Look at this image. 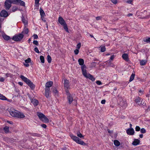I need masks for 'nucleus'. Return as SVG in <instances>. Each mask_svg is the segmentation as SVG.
I'll list each match as a JSON object with an SVG mask.
<instances>
[{"label":"nucleus","instance_id":"nucleus-50","mask_svg":"<svg viewBox=\"0 0 150 150\" xmlns=\"http://www.w3.org/2000/svg\"><path fill=\"white\" fill-rule=\"evenodd\" d=\"M33 36L34 37V39H37L38 38V35L36 34H34V35H33Z\"/></svg>","mask_w":150,"mask_h":150},{"label":"nucleus","instance_id":"nucleus-10","mask_svg":"<svg viewBox=\"0 0 150 150\" xmlns=\"http://www.w3.org/2000/svg\"><path fill=\"white\" fill-rule=\"evenodd\" d=\"M58 21L59 23L62 25L66 23V22L63 18L61 17H59L58 18Z\"/></svg>","mask_w":150,"mask_h":150},{"label":"nucleus","instance_id":"nucleus-3","mask_svg":"<svg viewBox=\"0 0 150 150\" xmlns=\"http://www.w3.org/2000/svg\"><path fill=\"white\" fill-rule=\"evenodd\" d=\"M20 77L31 88L32 90L35 88V86L29 79L23 75H21Z\"/></svg>","mask_w":150,"mask_h":150},{"label":"nucleus","instance_id":"nucleus-19","mask_svg":"<svg viewBox=\"0 0 150 150\" xmlns=\"http://www.w3.org/2000/svg\"><path fill=\"white\" fill-rule=\"evenodd\" d=\"M40 12L41 16V18H43L44 16L45 15V14L44 11L41 8H40Z\"/></svg>","mask_w":150,"mask_h":150},{"label":"nucleus","instance_id":"nucleus-41","mask_svg":"<svg viewBox=\"0 0 150 150\" xmlns=\"http://www.w3.org/2000/svg\"><path fill=\"white\" fill-rule=\"evenodd\" d=\"M140 132L142 133H145L146 132V130L144 128H142L140 130Z\"/></svg>","mask_w":150,"mask_h":150},{"label":"nucleus","instance_id":"nucleus-2","mask_svg":"<svg viewBox=\"0 0 150 150\" xmlns=\"http://www.w3.org/2000/svg\"><path fill=\"white\" fill-rule=\"evenodd\" d=\"M82 74L86 78H88L92 81H94L95 79L93 76L89 73H87L86 72V65H83L81 67Z\"/></svg>","mask_w":150,"mask_h":150},{"label":"nucleus","instance_id":"nucleus-12","mask_svg":"<svg viewBox=\"0 0 150 150\" xmlns=\"http://www.w3.org/2000/svg\"><path fill=\"white\" fill-rule=\"evenodd\" d=\"M69 81L65 79L64 80V87L65 88H67V89H69Z\"/></svg>","mask_w":150,"mask_h":150},{"label":"nucleus","instance_id":"nucleus-22","mask_svg":"<svg viewBox=\"0 0 150 150\" xmlns=\"http://www.w3.org/2000/svg\"><path fill=\"white\" fill-rule=\"evenodd\" d=\"M140 142V141L138 139H135L133 142L132 144L133 145L136 146Z\"/></svg>","mask_w":150,"mask_h":150},{"label":"nucleus","instance_id":"nucleus-17","mask_svg":"<svg viewBox=\"0 0 150 150\" xmlns=\"http://www.w3.org/2000/svg\"><path fill=\"white\" fill-rule=\"evenodd\" d=\"M27 27L24 26V29L23 31L21 32L22 34H27L29 32V30L28 28H27Z\"/></svg>","mask_w":150,"mask_h":150},{"label":"nucleus","instance_id":"nucleus-31","mask_svg":"<svg viewBox=\"0 0 150 150\" xmlns=\"http://www.w3.org/2000/svg\"><path fill=\"white\" fill-rule=\"evenodd\" d=\"M62 25L63 26L65 30V31L67 32H68V29L66 23H65L63 25Z\"/></svg>","mask_w":150,"mask_h":150},{"label":"nucleus","instance_id":"nucleus-52","mask_svg":"<svg viewBox=\"0 0 150 150\" xmlns=\"http://www.w3.org/2000/svg\"><path fill=\"white\" fill-rule=\"evenodd\" d=\"M35 6L36 8L38 9L39 6V4L35 3Z\"/></svg>","mask_w":150,"mask_h":150},{"label":"nucleus","instance_id":"nucleus-34","mask_svg":"<svg viewBox=\"0 0 150 150\" xmlns=\"http://www.w3.org/2000/svg\"><path fill=\"white\" fill-rule=\"evenodd\" d=\"M52 91L54 94H56L58 93V91L55 87H52Z\"/></svg>","mask_w":150,"mask_h":150},{"label":"nucleus","instance_id":"nucleus-61","mask_svg":"<svg viewBox=\"0 0 150 150\" xmlns=\"http://www.w3.org/2000/svg\"><path fill=\"white\" fill-rule=\"evenodd\" d=\"M19 93H16V94L15 93V94L14 95V96L15 97H18L19 95Z\"/></svg>","mask_w":150,"mask_h":150},{"label":"nucleus","instance_id":"nucleus-16","mask_svg":"<svg viewBox=\"0 0 150 150\" xmlns=\"http://www.w3.org/2000/svg\"><path fill=\"white\" fill-rule=\"evenodd\" d=\"M31 102L35 106H37L39 103L38 100L35 99H31Z\"/></svg>","mask_w":150,"mask_h":150},{"label":"nucleus","instance_id":"nucleus-43","mask_svg":"<svg viewBox=\"0 0 150 150\" xmlns=\"http://www.w3.org/2000/svg\"><path fill=\"white\" fill-rule=\"evenodd\" d=\"M140 98H137L135 100V102L137 103H138L140 102Z\"/></svg>","mask_w":150,"mask_h":150},{"label":"nucleus","instance_id":"nucleus-37","mask_svg":"<svg viewBox=\"0 0 150 150\" xmlns=\"http://www.w3.org/2000/svg\"><path fill=\"white\" fill-rule=\"evenodd\" d=\"M40 59L41 61V62L42 63H44L45 62V59L44 57L43 56H40Z\"/></svg>","mask_w":150,"mask_h":150},{"label":"nucleus","instance_id":"nucleus-28","mask_svg":"<svg viewBox=\"0 0 150 150\" xmlns=\"http://www.w3.org/2000/svg\"><path fill=\"white\" fill-rule=\"evenodd\" d=\"M99 48H100V51L102 52H104L105 51L106 48L105 46L101 45L100 47Z\"/></svg>","mask_w":150,"mask_h":150},{"label":"nucleus","instance_id":"nucleus-18","mask_svg":"<svg viewBox=\"0 0 150 150\" xmlns=\"http://www.w3.org/2000/svg\"><path fill=\"white\" fill-rule=\"evenodd\" d=\"M122 57L124 59L127 61L129 60V58L128 55L126 53L123 54L122 55Z\"/></svg>","mask_w":150,"mask_h":150},{"label":"nucleus","instance_id":"nucleus-51","mask_svg":"<svg viewBox=\"0 0 150 150\" xmlns=\"http://www.w3.org/2000/svg\"><path fill=\"white\" fill-rule=\"evenodd\" d=\"M41 126L42 127L45 128L47 127L46 125L45 124H42L41 125Z\"/></svg>","mask_w":150,"mask_h":150},{"label":"nucleus","instance_id":"nucleus-8","mask_svg":"<svg viewBox=\"0 0 150 150\" xmlns=\"http://www.w3.org/2000/svg\"><path fill=\"white\" fill-rule=\"evenodd\" d=\"M10 14L5 9L2 10L0 13V16L1 17L6 18L8 17Z\"/></svg>","mask_w":150,"mask_h":150},{"label":"nucleus","instance_id":"nucleus-21","mask_svg":"<svg viewBox=\"0 0 150 150\" xmlns=\"http://www.w3.org/2000/svg\"><path fill=\"white\" fill-rule=\"evenodd\" d=\"M40 120L45 123H48L49 122L48 119L45 115Z\"/></svg>","mask_w":150,"mask_h":150},{"label":"nucleus","instance_id":"nucleus-20","mask_svg":"<svg viewBox=\"0 0 150 150\" xmlns=\"http://www.w3.org/2000/svg\"><path fill=\"white\" fill-rule=\"evenodd\" d=\"M2 35L3 38L5 40H10V38L9 36L6 35L4 33H3L2 34Z\"/></svg>","mask_w":150,"mask_h":150},{"label":"nucleus","instance_id":"nucleus-62","mask_svg":"<svg viewBox=\"0 0 150 150\" xmlns=\"http://www.w3.org/2000/svg\"><path fill=\"white\" fill-rule=\"evenodd\" d=\"M40 0H35V3L39 4Z\"/></svg>","mask_w":150,"mask_h":150},{"label":"nucleus","instance_id":"nucleus-55","mask_svg":"<svg viewBox=\"0 0 150 150\" xmlns=\"http://www.w3.org/2000/svg\"><path fill=\"white\" fill-rule=\"evenodd\" d=\"M105 100H103L101 101V103L102 104H105Z\"/></svg>","mask_w":150,"mask_h":150},{"label":"nucleus","instance_id":"nucleus-6","mask_svg":"<svg viewBox=\"0 0 150 150\" xmlns=\"http://www.w3.org/2000/svg\"><path fill=\"white\" fill-rule=\"evenodd\" d=\"M12 0H6L4 3V6L6 10H9L11 7V4H13Z\"/></svg>","mask_w":150,"mask_h":150},{"label":"nucleus","instance_id":"nucleus-29","mask_svg":"<svg viewBox=\"0 0 150 150\" xmlns=\"http://www.w3.org/2000/svg\"><path fill=\"white\" fill-rule=\"evenodd\" d=\"M0 99L3 100H7L8 101V99H7L4 96L0 94Z\"/></svg>","mask_w":150,"mask_h":150},{"label":"nucleus","instance_id":"nucleus-44","mask_svg":"<svg viewBox=\"0 0 150 150\" xmlns=\"http://www.w3.org/2000/svg\"><path fill=\"white\" fill-rule=\"evenodd\" d=\"M33 43L35 45H38L39 44L37 41V40H34L33 42Z\"/></svg>","mask_w":150,"mask_h":150},{"label":"nucleus","instance_id":"nucleus-42","mask_svg":"<svg viewBox=\"0 0 150 150\" xmlns=\"http://www.w3.org/2000/svg\"><path fill=\"white\" fill-rule=\"evenodd\" d=\"M140 130V127L138 126H136L135 127V130L136 131H139Z\"/></svg>","mask_w":150,"mask_h":150},{"label":"nucleus","instance_id":"nucleus-32","mask_svg":"<svg viewBox=\"0 0 150 150\" xmlns=\"http://www.w3.org/2000/svg\"><path fill=\"white\" fill-rule=\"evenodd\" d=\"M144 41L147 43H150V37H146L144 39Z\"/></svg>","mask_w":150,"mask_h":150},{"label":"nucleus","instance_id":"nucleus-23","mask_svg":"<svg viewBox=\"0 0 150 150\" xmlns=\"http://www.w3.org/2000/svg\"><path fill=\"white\" fill-rule=\"evenodd\" d=\"M78 62L79 63V64L80 65H81V66L83 65H85L84 64V61L83 59L81 58L79 59L78 60Z\"/></svg>","mask_w":150,"mask_h":150},{"label":"nucleus","instance_id":"nucleus-46","mask_svg":"<svg viewBox=\"0 0 150 150\" xmlns=\"http://www.w3.org/2000/svg\"><path fill=\"white\" fill-rule=\"evenodd\" d=\"M81 46V43H79L76 45V48L78 49H79Z\"/></svg>","mask_w":150,"mask_h":150},{"label":"nucleus","instance_id":"nucleus-36","mask_svg":"<svg viewBox=\"0 0 150 150\" xmlns=\"http://www.w3.org/2000/svg\"><path fill=\"white\" fill-rule=\"evenodd\" d=\"M31 135L34 137H40L41 134L37 133H31Z\"/></svg>","mask_w":150,"mask_h":150},{"label":"nucleus","instance_id":"nucleus-26","mask_svg":"<svg viewBox=\"0 0 150 150\" xmlns=\"http://www.w3.org/2000/svg\"><path fill=\"white\" fill-rule=\"evenodd\" d=\"M3 130L4 131L5 133H7L9 132V127L7 126H5L3 128Z\"/></svg>","mask_w":150,"mask_h":150},{"label":"nucleus","instance_id":"nucleus-35","mask_svg":"<svg viewBox=\"0 0 150 150\" xmlns=\"http://www.w3.org/2000/svg\"><path fill=\"white\" fill-rule=\"evenodd\" d=\"M47 60L49 63H50L51 62L52 58L51 56L48 55L47 57Z\"/></svg>","mask_w":150,"mask_h":150},{"label":"nucleus","instance_id":"nucleus-14","mask_svg":"<svg viewBox=\"0 0 150 150\" xmlns=\"http://www.w3.org/2000/svg\"><path fill=\"white\" fill-rule=\"evenodd\" d=\"M67 98L69 104H71L73 100V98L71 95V94L70 95L67 96Z\"/></svg>","mask_w":150,"mask_h":150},{"label":"nucleus","instance_id":"nucleus-59","mask_svg":"<svg viewBox=\"0 0 150 150\" xmlns=\"http://www.w3.org/2000/svg\"><path fill=\"white\" fill-rule=\"evenodd\" d=\"M133 0H128L127 2L129 4H131L133 1Z\"/></svg>","mask_w":150,"mask_h":150},{"label":"nucleus","instance_id":"nucleus-60","mask_svg":"<svg viewBox=\"0 0 150 150\" xmlns=\"http://www.w3.org/2000/svg\"><path fill=\"white\" fill-rule=\"evenodd\" d=\"M133 15V14L132 13H129L127 14V16L128 17H129L130 16H132Z\"/></svg>","mask_w":150,"mask_h":150},{"label":"nucleus","instance_id":"nucleus-54","mask_svg":"<svg viewBox=\"0 0 150 150\" xmlns=\"http://www.w3.org/2000/svg\"><path fill=\"white\" fill-rule=\"evenodd\" d=\"M4 81V78L3 77H1L0 78V82H3Z\"/></svg>","mask_w":150,"mask_h":150},{"label":"nucleus","instance_id":"nucleus-24","mask_svg":"<svg viewBox=\"0 0 150 150\" xmlns=\"http://www.w3.org/2000/svg\"><path fill=\"white\" fill-rule=\"evenodd\" d=\"M37 115L38 116L40 120H41L45 115L39 112H38L37 113Z\"/></svg>","mask_w":150,"mask_h":150},{"label":"nucleus","instance_id":"nucleus-30","mask_svg":"<svg viewBox=\"0 0 150 150\" xmlns=\"http://www.w3.org/2000/svg\"><path fill=\"white\" fill-rule=\"evenodd\" d=\"M114 144L116 146H119L120 144V142L117 140H115L114 141Z\"/></svg>","mask_w":150,"mask_h":150},{"label":"nucleus","instance_id":"nucleus-9","mask_svg":"<svg viewBox=\"0 0 150 150\" xmlns=\"http://www.w3.org/2000/svg\"><path fill=\"white\" fill-rule=\"evenodd\" d=\"M126 132L128 135H133L134 134V131L133 128H129L126 130Z\"/></svg>","mask_w":150,"mask_h":150},{"label":"nucleus","instance_id":"nucleus-53","mask_svg":"<svg viewBox=\"0 0 150 150\" xmlns=\"http://www.w3.org/2000/svg\"><path fill=\"white\" fill-rule=\"evenodd\" d=\"M102 18V17L101 16H97L96 17V19L97 20H100Z\"/></svg>","mask_w":150,"mask_h":150},{"label":"nucleus","instance_id":"nucleus-48","mask_svg":"<svg viewBox=\"0 0 150 150\" xmlns=\"http://www.w3.org/2000/svg\"><path fill=\"white\" fill-rule=\"evenodd\" d=\"M111 2L114 4H115L117 3V0H111Z\"/></svg>","mask_w":150,"mask_h":150},{"label":"nucleus","instance_id":"nucleus-58","mask_svg":"<svg viewBox=\"0 0 150 150\" xmlns=\"http://www.w3.org/2000/svg\"><path fill=\"white\" fill-rule=\"evenodd\" d=\"M114 57V55H112L110 57V59L111 60H112Z\"/></svg>","mask_w":150,"mask_h":150},{"label":"nucleus","instance_id":"nucleus-13","mask_svg":"<svg viewBox=\"0 0 150 150\" xmlns=\"http://www.w3.org/2000/svg\"><path fill=\"white\" fill-rule=\"evenodd\" d=\"M50 92V88H45V96L47 98L49 97V93Z\"/></svg>","mask_w":150,"mask_h":150},{"label":"nucleus","instance_id":"nucleus-25","mask_svg":"<svg viewBox=\"0 0 150 150\" xmlns=\"http://www.w3.org/2000/svg\"><path fill=\"white\" fill-rule=\"evenodd\" d=\"M22 21L24 24V26L27 27L28 26V23L23 16L22 17Z\"/></svg>","mask_w":150,"mask_h":150},{"label":"nucleus","instance_id":"nucleus-39","mask_svg":"<svg viewBox=\"0 0 150 150\" xmlns=\"http://www.w3.org/2000/svg\"><path fill=\"white\" fill-rule=\"evenodd\" d=\"M77 136L80 138H82L83 137V136L81 133H80V132L79 131L77 132Z\"/></svg>","mask_w":150,"mask_h":150},{"label":"nucleus","instance_id":"nucleus-4","mask_svg":"<svg viewBox=\"0 0 150 150\" xmlns=\"http://www.w3.org/2000/svg\"><path fill=\"white\" fill-rule=\"evenodd\" d=\"M24 37V35L22 33L15 34L12 38V39L16 41H21Z\"/></svg>","mask_w":150,"mask_h":150},{"label":"nucleus","instance_id":"nucleus-5","mask_svg":"<svg viewBox=\"0 0 150 150\" xmlns=\"http://www.w3.org/2000/svg\"><path fill=\"white\" fill-rule=\"evenodd\" d=\"M71 137L72 139L75 141L77 143L83 145H86V143L83 141L81 140V139L76 136L72 135L71 136Z\"/></svg>","mask_w":150,"mask_h":150},{"label":"nucleus","instance_id":"nucleus-56","mask_svg":"<svg viewBox=\"0 0 150 150\" xmlns=\"http://www.w3.org/2000/svg\"><path fill=\"white\" fill-rule=\"evenodd\" d=\"M96 63L95 62H93L91 63L92 66L94 67H95L96 66Z\"/></svg>","mask_w":150,"mask_h":150},{"label":"nucleus","instance_id":"nucleus-57","mask_svg":"<svg viewBox=\"0 0 150 150\" xmlns=\"http://www.w3.org/2000/svg\"><path fill=\"white\" fill-rule=\"evenodd\" d=\"M117 97H118V99L119 98V100H122V97L121 96H120L119 95H118L117 96Z\"/></svg>","mask_w":150,"mask_h":150},{"label":"nucleus","instance_id":"nucleus-38","mask_svg":"<svg viewBox=\"0 0 150 150\" xmlns=\"http://www.w3.org/2000/svg\"><path fill=\"white\" fill-rule=\"evenodd\" d=\"M18 8L16 6H13L12 8V12H14L16 11L18 9Z\"/></svg>","mask_w":150,"mask_h":150},{"label":"nucleus","instance_id":"nucleus-64","mask_svg":"<svg viewBox=\"0 0 150 150\" xmlns=\"http://www.w3.org/2000/svg\"><path fill=\"white\" fill-rule=\"evenodd\" d=\"M108 133H112V131H111L109 129H108Z\"/></svg>","mask_w":150,"mask_h":150},{"label":"nucleus","instance_id":"nucleus-33","mask_svg":"<svg viewBox=\"0 0 150 150\" xmlns=\"http://www.w3.org/2000/svg\"><path fill=\"white\" fill-rule=\"evenodd\" d=\"M135 75V74H133V73L132 74H131V75L130 76V79L129 80V82H131L134 79V78Z\"/></svg>","mask_w":150,"mask_h":150},{"label":"nucleus","instance_id":"nucleus-27","mask_svg":"<svg viewBox=\"0 0 150 150\" xmlns=\"http://www.w3.org/2000/svg\"><path fill=\"white\" fill-rule=\"evenodd\" d=\"M147 61L146 60H140V63L141 66H144L146 65V63Z\"/></svg>","mask_w":150,"mask_h":150},{"label":"nucleus","instance_id":"nucleus-49","mask_svg":"<svg viewBox=\"0 0 150 150\" xmlns=\"http://www.w3.org/2000/svg\"><path fill=\"white\" fill-rule=\"evenodd\" d=\"M96 83L98 85H100L102 84L101 82L100 81H97L96 82Z\"/></svg>","mask_w":150,"mask_h":150},{"label":"nucleus","instance_id":"nucleus-11","mask_svg":"<svg viewBox=\"0 0 150 150\" xmlns=\"http://www.w3.org/2000/svg\"><path fill=\"white\" fill-rule=\"evenodd\" d=\"M53 84V82L52 81L47 82L45 84V88H50V87L52 86Z\"/></svg>","mask_w":150,"mask_h":150},{"label":"nucleus","instance_id":"nucleus-1","mask_svg":"<svg viewBox=\"0 0 150 150\" xmlns=\"http://www.w3.org/2000/svg\"><path fill=\"white\" fill-rule=\"evenodd\" d=\"M9 112L11 115L12 117L18 118H23L25 117V115L22 112L14 109H10Z\"/></svg>","mask_w":150,"mask_h":150},{"label":"nucleus","instance_id":"nucleus-7","mask_svg":"<svg viewBox=\"0 0 150 150\" xmlns=\"http://www.w3.org/2000/svg\"><path fill=\"white\" fill-rule=\"evenodd\" d=\"M13 4L25 6V2L21 0H12Z\"/></svg>","mask_w":150,"mask_h":150},{"label":"nucleus","instance_id":"nucleus-40","mask_svg":"<svg viewBox=\"0 0 150 150\" xmlns=\"http://www.w3.org/2000/svg\"><path fill=\"white\" fill-rule=\"evenodd\" d=\"M65 91L66 92V95L67 96L70 95L71 94L69 93V90H68V89H67V88H65Z\"/></svg>","mask_w":150,"mask_h":150},{"label":"nucleus","instance_id":"nucleus-63","mask_svg":"<svg viewBox=\"0 0 150 150\" xmlns=\"http://www.w3.org/2000/svg\"><path fill=\"white\" fill-rule=\"evenodd\" d=\"M18 84L21 86H22L23 85V83L21 82H19Z\"/></svg>","mask_w":150,"mask_h":150},{"label":"nucleus","instance_id":"nucleus-15","mask_svg":"<svg viewBox=\"0 0 150 150\" xmlns=\"http://www.w3.org/2000/svg\"><path fill=\"white\" fill-rule=\"evenodd\" d=\"M25 62L26 64L24 63V65L25 67H28L29 66V65L28 63L31 62V59L30 58H29L28 59L25 60Z\"/></svg>","mask_w":150,"mask_h":150},{"label":"nucleus","instance_id":"nucleus-47","mask_svg":"<svg viewBox=\"0 0 150 150\" xmlns=\"http://www.w3.org/2000/svg\"><path fill=\"white\" fill-rule=\"evenodd\" d=\"M34 51L37 53H39L40 52L37 47H35L34 49Z\"/></svg>","mask_w":150,"mask_h":150},{"label":"nucleus","instance_id":"nucleus-45","mask_svg":"<svg viewBox=\"0 0 150 150\" xmlns=\"http://www.w3.org/2000/svg\"><path fill=\"white\" fill-rule=\"evenodd\" d=\"M79 52V50L78 49H76L74 50V52L75 54H77Z\"/></svg>","mask_w":150,"mask_h":150}]
</instances>
